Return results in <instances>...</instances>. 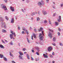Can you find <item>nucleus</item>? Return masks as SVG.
I'll return each mask as SVG.
<instances>
[{"label":"nucleus","mask_w":63,"mask_h":63,"mask_svg":"<svg viewBox=\"0 0 63 63\" xmlns=\"http://www.w3.org/2000/svg\"><path fill=\"white\" fill-rule=\"evenodd\" d=\"M34 31H35V32H36V29L35 28V29H34Z\"/></svg>","instance_id":"56"},{"label":"nucleus","mask_w":63,"mask_h":63,"mask_svg":"<svg viewBox=\"0 0 63 63\" xmlns=\"http://www.w3.org/2000/svg\"><path fill=\"white\" fill-rule=\"evenodd\" d=\"M21 10L23 12V13H24V10L23 9H21Z\"/></svg>","instance_id":"43"},{"label":"nucleus","mask_w":63,"mask_h":63,"mask_svg":"<svg viewBox=\"0 0 63 63\" xmlns=\"http://www.w3.org/2000/svg\"><path fill=\"white\" fill-rule=\"evenodd\" d=\"M5 41L6 42V43H8V41H7L6 40H5Z\"/></svg>","instance_id":"63"},{"label":"nucleus","mask_w":63,"mask_h":63,"mask_svg":"<svg viewBox=\"0 0 63 63\" xmlns=\"http://www.w3.org/2000/svg\"><path fill=\"white\" fill-rule=\"evenodd\" d=\"M53 8H54V9H55V6H53Z\"/></svg>","instance_id":"52"},{"label":"nucleus","mask_w":63,"mask_h":63,"mask_svg":"<svg viewBox=\"0 0 63 63\" xmlns=\"http://www.w3.org/2000/svg\"><path fill=\"white\" fill-rule=\"evenodd\" d=\"M29 29H30V30H32V29H33V28H32V27H30L29 28Z\"/></svg>","instance_id":"39"},{"label":"nucleus","mask_w":63,"mask_h":63,"mask_svg":"<svg viewBox=\"0 0 63 63\" xmlns=\"http://www.w3.org/2000/svg\"><path fill=\"white\" fill-rule=\"evenodd\" d=\"M1 41L2 43H4V44H5V41H4V40H2Z\"/></svg>","instance_id":"37"},{"label":"nucleus","mask_w":63,"mask_h":63,"mask_svg":"<svg viewBox=\"0 0 63 63\" xmlns=\"http://www.w3.org/2000/svg\"><path fill=\"white\" fill-rule=\"evenodd\" d=\"M39 20H40V18H39V17H37V21H38Z\"/></svg>","instance_id":"22"},{"label":"nucleus","mask_w":63,"mask_h":63,"mask_svg":"<svg viewBox=\"0 0 63 63\" xmlns=\"http://www.w3.org/2000/svg\"><path fill=\"white\" fill-rule=\"evenodd\" d=\"M49 30L50 31H51V32H53V31L52 30H51L50 29H49Z\"/></svg>","instance_id":"33"},{"label":"nucleus","mask_w":63,"mask_h":63,"mask_svg":"<svg viewBox=\"0 0 63 63\" xmlns=\"http://www.w3.org/2000/svg\"><path fill=\"white\" fill-rule=\"evenodd\" d=\"M4 1H5V2H7V0H4Z\"/></svg>","instance_id":"59"},{"label":"nucleus","mask_w":63,"mask_h":63,"mask_svg":"<svg viewBox=\"0 0 63 63\" xmlns=\"http://www.w3.org/2000/svg\"><path fill=\"white\" fill-rule=\"evenodd\" d=\"M63 4H61V7H63Z\"/></svg>","instance_id":"47"},{"label":"nucleus","mask_w":63,"mask_h":63,"mask_svg":"<svg viewBox=\"0 0 63 63\" xmlns=\"http://www.w3.org/2000/svg\"><path fill=\"white\" fill-rule=\"evenodd\" d=\"M11 52L13 53L14 52V50H11Z\"/></svg>","instance_id":"50"},{"label":"nucleus","mask_w":63,"mask_h":63,"mask_svg":"<svg viewBox=\"0 0 63 63\" xmlns=\"http://www.w3.org/2000/svg\"><path fill=\"white\" fill-rule=\"evenodd\" d=\"M61 16H59V19H58V22H60V21H61Z\"/></svg>","instance_id":"12"},{"label":"nucleus","mask_w":63,"mask_h":63,"mask_svg":"<svg viewBox=\"0 0 63 63\" xmlns=\"http://www.w3.org/2000/svg\"><path fill=\"white\" fill-rule=\"evenodd\" d=\"M47 54H46V55H45V54H43V55L44 57H45V58H47L48 57H47Z\"/></svg>","instance_id":"9"},{"label":"nucleus","mask_w":63,"mask_h":63,"mask_svg":"<svg viewBox=\"0 0 63 63\" xmlns=\"http://www.w3.org/2000/svg\"><path fill=\"white\" fill-rule=\"evenodd\" d=\"M35 48L36 49H37V50L39 52L40 51H39V47H35Z\"/></svg>","instance_id":"10"},{"label":"nucleus","mask_w":63,"mask_h":63,"mask_svg":"<svg viewBox=\"0 0 63 63\" xmlns=\"http://www.w3.org/2000/svg\"><path fill=\"white\" fill-rule=\"evenodd\" d=\"M2 8L5 11H7V8L6 6L4 5H2Z\"/></svg>","instance_id":"3"},{"label":"nucleus","mask_w":63,"mask_h":63,"mask_svg":"<svg viewBox=\"0 0 63 63\" xmlns=\"http://www.w3.org/2000/svg\"><path fill=\"white\" fill-rule=\"evenodd\" d=\"M32 40H33V35L32 36Z\"/></svg>","instance_id":"61"},{"label":"nucleus","mask_w":63,"mask_h":63,"mask_svg":"<svg viewBox=\"0 0 63 63\" xmlns=\"http://www.w3.org/2000/svg\"><path fill=\"white\" fill-rule=\"evenodd\" d=\"M59 30L60 31H61V29L60 28H59Z\"/></svg>","instance_id":"60"},{"label":"nucleus","mask_w":63,"mask_h":63,"mask_svg":"<svg viewBox=\"0 0 63 63\" xmlns=\"http://www.w3.org/2000/svg\"><path fill=\"white\" fill-rule=\"evenodd\" d=\"M2 32H6V31L4 29H3L2 30Z\"/></svg>","instance_id":"32"},{"label":"nucleus","mask_w":63,"mask_h":63,"mask_svg":"<svg viewBox=\"0 0 63 63\" xmlns=\"http://www.w3.org/2000/svg\"><path fill=\"white\" fill-rule=\"evenodd\" d=\"M48 35L49 37H50L51 38L52 37V34L49 32V34H48Z\"/></svg>","instance_id":"8"},{"label":"nucleus","mask_w":63,"mask_h":63,"mask_svg":"<svg viewBox=\"0 0 63 63\" xmlns=\"http://www.w3.org/2000/svg\"><path fill=\"white\" fill-rule=\"evenodd\" d=\"M14 22V19L12 18L11 20V23H13Z\"/></svg>","instance_id":"13"},{"label":"nucleus","mask_w":63,"mask_h":63,"mask_svg":"<svg viewBox=\"0 0 63 63\" xmlns=\"http://www.w3.org/2000/svg\"><path fill=\"white\" fill-rule=\"evenodd\" d=\"M22 34H24V31H22Z\"/></svg>","instance_id":"58"},{"label":"nucleus","mask_w":63,"mask_h":63,"mask_svg":"<svg viewBox=\"0 0 63 63\" xmlns=\"http://www.w3.org/2000/svg\"><path fill=\"white\" fill-rule=\"evenodd\" d=\"M52 48L51 47H49L48 48V51H49V52L51 51L52 50Z\"/></svg>","instance_id":"5"},{"label":"nucleus","mask_w":63,"mask_h":63,"mask_svg":"<svg viewBox=\"0 0 63 63\" xmlns=\"http://www.w3.org/2000/svg\"><path fill=\"white\" fill-rule=\"evenodd\" d=\"M44 23L45 24H46L47 23V21L46 20H45L44 21Z\"/></svg>","instance_id":"25"},{"label":"nucleus","mask_w":63,"mask_h":63,"mask_svg":"<svg viewBox=\"0 0 63 63\" xmlns=\"http://www.w3.org/2000/svg\"><path fill=\"white\" fill-rule=\"evenodd\" d=\"M41 13L39 11L38 12V14L39 15H40V14Z\"/></svg>","instance_id":"46"},{"label":"nucleus","mask_w":63,"mask_h":63,"mask_svg":"<svg viewBox=\"0 0 63 63\" xmlns=\"http://www.w3.org/2000/svg\"><path fill=\"white\" fill-rule=\"evenodd\" d=\"M27 3H29V1L28 0H27Z\"/></svg>","instance_id":"54"},{"label":"nucleus","mask_w":63,"mask_h":63,"mask_svg":"<svg viewBox=\"0 0 63 63\" xmlns=\"http://www.w3.org/2000/svg\"><path fill=\"white\" fill-rule=\"evenodd\" d=\"M55 15H56V14L55 13L53 15V16H55Z\"/></svg>","instance_id":"45"},{"label":"nucleus","mask_w":63,"mask_h":63,"mask_svg":"<svg viewBox=\"0 0 63 63\" xmlns=\"http://www.w3.org/2000/svg\"><path fill=\"white\" fill-rule=\"evenodd\" d=\"M36 54L38 55H39V53H38V52H36Z\"/></svg>","instance_id":"44"},{"label":"nucleus","mask_w":63,"mask_h":63,"mask_svg":"<svg viewBox=\"0 0 63 63\" xmlns=\"http://www.w3.org/2000/svg\"><path fill=\"white\" fill-rule=\"evenodd\" d=\"M31 60L32 61L34 60V59L32 57V56H31Z\"/></svg>","instance_id":"34"},{"label":"nucleus","mask_w":63,"mask_h":63,"mask_svg":"<svg viewBox=\"0 0 63 63\" xmlns=\"http://www.w3.org/2000/svg\"><path fill=\"white\" fill-rule=\"evenodd\" d=\"M12 63H16V62H15L14 61H12Z\"/></svg>","instance_id":"53"},{"label":"nucleus","mask_w":63,"mask_h":63,"mask_svg":"<svg viewBox=\"0 0 63 63\" xmlns=\"http://www.w3.org/2000/svg\"><path fill=\"white\" fill-rule=\"evenodd\" d=\"M0 58H2L3 57V55H2L1 54H0Z\"/></svg>","instance_id":"27"},{"label":"nucleus","mask_w":63,"mask_h":63,"mask_svg":"<svg viewBox=\"0 0 63 63\" xmlns=\"http://www.w3.org/2000/svg\"><path fill=\"white\" fill-rule=\"evenodd\" d=\"M26 32L27 34H29V33H28V31H27V30H26Z\"/></svg>","instance_id":"36"},{"label":"nucleus","mask_w":63,"mask_h":63,"mask_svg":"<svg viewBox=\"0 0 63 63\" xmlns=\"http://www.w3.org/2000/svg\"><path fill=\"white\" fill-rule=\"evenodd\" d=\"M11 33L12 34H10V37L11 39H12L13 38V36L14 35V36L16 37V34L15 33V32H14L13 31L11 32Z\"/></svg>","instance_id":"1"},{"label":"nucleus","mask_w":63,"mask_h":63,"mask_svg":"<svg viewBox=\"0 0 63 63\" xmlns=\"http://www.w3.org/2000/svg\"><path fill=\"white\" fill-rule=\"evenodd\" d=\"M26 55L28 59H29V60L30 59V58H29V55L28 54H27Z\"/></svg>","instance_id":"18"},{"label":"nucleus","mask_w":63,"mask_h":63,"mask_svg":"<svg viewBox=\"0 0 63 63\" xmlns=\"http://www.w3.org/2000/svg\"><path fill=\"white\" fill-rule=\"evenodd\" d=\"M9 45H13V42L12 41L11 42V43H9Z\"/></svg>","instance_id":"31"},{"label":"nucleus","mask_w":63,"mask_h":63,"mask_svg":"<svg viewBox=\"0 0 63 63\" xmlns=\"http://www.w3.org/2000/svg\"><path fill=\"white\" fill-rule=\"evenodd\" d=\"M43 14L44 15H46L47 14V12L46 11H44L43 12Z\"/></svg>","instance_id":"11"},{"label":"nucleus","mask_w":63,"mask_h":63,"mask_svg":"<svg viewBox=\"0 0 63 63\" xmlns=\"http://www.w3.org/2000/svg\"><path fill=\"white\" fill-rule=\"evenodd\" d=\"M25 50H26V49L25 48L23 49V51H24Z\"/></svg>","instance_id":"40"},{"label":"nucleus","mask_w":63,"mask_h":63,"mask_svg":"<svg viewBox=\"0 0 63 63\" xmlns=\"http://www.w3.org/2000/svg\"><path fill=\"white\" fill-rule=\"evenodd\" d=\"M49 56L50 57V58H53V56H52V55H51L50 54H49Z\"/></svg>","instance_id":"21"},{"label":"nucleus","mask_w":63,"mask_h":63,"mask_svg":"<svg viewBox=\"0 0 63 63\" xmlns=\"http://www.w3.org/2000/svg\"><path fill=\"white\" fill-rule=\"evenodd\" d=\"M19 59H23V58H22V57H21V56L20 55L19 56Z\"/></svg>","instance_id":"19"},{"label":"nucleus","mask_w":63,"mask_h":63,"mask_svg":"<svg viewBox=\"0 0 63 63\" xmlns=\"http://www.w3.org/2000/svg\"><path fill=\"white\" fill-rule=\"evenodd\" d=\"M33 35L34 38H36V35L35 34L33 33Z\"/></svg>","instance_id":"20"},{"label":"nucleus","mask_w":63,"mask_h":63,"mask_svg":"<svg viewBox=\"0 0 63 63\" xmlns=\"http://www.w3.org/2000/svg\"><path fill=\"white\" fill-rule=\"evenodd\" d=\"M18 30H20V27H18Z\"/></svg>","instance_id":"48"},{"label":"nucleus","mask_w":63,"mask_h":63,"mask_svg":"<svg viewBox=\"0 0 63 63\" xmlns=\"http://www.w3.org/2000/svg\"><path fill=\"white\" fill-rule=\"evenodd\" d=\"M2 25H4V24H5V23H4V22H2Z\"/></svg>","instance_id":"49"},{"label":"nucleus","mask_w":63,"mask_h":63,"mask_svg":"<svg viewBox=\"0 0 63 63\" xmlns=\"http://www.w3.org/2000/svg\"><path fill=\"white\" fill-rule=\"evenodd\" d=\"M19 53L20 55H23V53H22V52H21L20 51L19 52Z\"/></svg>","instance_id":"17"},{"label":"nucleus","mask_w":63,"mask_h":63,"mask_svg":"<svg viewBox=\"0 0 63 63\" xmlns=\"http://www.w3.org/2000/svg\"><path fill=\"white\" fill-rule=\"evenodd\" d=\"M23 30H24V31H25L26 30H26L25 29H23Z\"/></svg>","instance_id":"51"},{"label":"nucleus","mask_w":63,"mask_h":63,"mask_svg":"<svg viewBox=\"0 0 63 63\" xmlns=\"http://www.w3.org/2000/svg\"><path fill=\"white\" fill-rule=\"evenodd\" d=\"M31 15L32 16H33V15H35V12H33L32 14Z\"/></svg>","instance_id":"28"},{"label":"nucleus","mask_w":63,"mask_h":63,"mask_svg":"<svg viewBox=\"0 0 63 63\" xmlns=\"http://www.w3.org/2000/svg\"><path fill=\"white\" fill-rule=\"evenodd\" d=\"M58 34L59 36L60 35V32H59L58 33Z\"/></svg>","instance_id":"38"},{"label":"nucleus","mask_w":63,"mask_h":63,"mask_svg":"<svg viewBox=\"0 0 63 63\" xmlns=\"http://www.w3.org/2000/svg\"><path fill=\"white\" fill-rule=\"evenodd\" d=\"M42 34L41 33H40L39 34V39L41 40H43V38H44V37H43V36H42Z\"/></svg>","instance_id":"4"},{"label":"nucleus","mask_w":63,"mask_h":63,"mask_svg":"<svg viewBox=\"0 0 63 63\" xmlns=\"http://www.w3.org/2000/svg\"><path fill=\"white\" fill-rule=\"evenodd\" d=\"M10 10L12 11V12H14L15 11L14 7H10Z\"/></svg>","instance_id":"7"},{"label":"nucleus","mask_w":63,"mask_h":63,"mask_svg":"<svg viewBox=\"0 0 63 63\" xmlns=\"http://www.w3.org/2000/svg\"><path fill=\"white\" fill-rule=\"evenodd\" d=\"M53 42H55V41H56V38L54 37L53 39Z\"/></svg>","instance_id":"24"},{"label":"nucleus","mask_w":63,"mask_h":63,"mask_svg":"<svg viewBox=\"0 0 63 63\" xmlns=\"http://www.w3.org/2000/svg\"><path fill=\"white\" fill-rule=\"evenodd\" d=\"M60 46H63V44H62V43L61 42H60L59 43Z\"/></svg>","instance_id":"26"},{"label":"nucleus","mask_w":63,"mask_h":63,"mask_svg":"<svg viewBox=\"0 0 63 63\" xmlns=\"http://www.w3.org/2000/svg\"><path fill=\"white\" fill-rule=\"evenodd\" d=\"M5 18L7 20H9V18H8L7 16H6L5 17Z\"/></svg>","instance_id":"30"},{"label":"nucleus","mask_w":63,"mask_h":63,"mask_svg":"<svg viewBox=\"0 0 63 63\" xmlns=\"http://www.w3.org/2000/svg\"><path fill=\"white\" fill-rule=\"evenodd\" d=\"M43 28L41 27L40 28V29L38 30L39 32H40V31H42V34L44 36V33H43V31H42L43 30Z\"/></svg>","instance_id":"6"},{"label":"nucleus","mask_w":63,"mask_h":63,"mask_svg":"<svg viewBox=\"0 0 63 63\" xmlns=\"http://www.w3.org/2000/svg\"><path fill=\"white\" fill-rule=\"evenodd\" d=\"M0 47L1 48H4V47L2 45H0Z\"/></svg>","instance_id":"16"},{"label":"nucleus","mask_w":63,"mask_h":63,"mask_svg":"<svg viewBox=\"0 0 63 63\" xmlns=\"http://www.w3.org/2000/svg\"><path fill=\"white\" fill-rule=\"evenodd\" d=\"M10 56H12L13 57H14V55L12 54H11V52H10Z\"/></svg>","instance_id":"23"},{"label":"nucleus","mask_w":63,"mask_h":63,"mask_svg":"<svg viewBox=\"0 0 63 63\" xmlns=\"http://www.w3.org/2000/svg\"><path fill=\"white\" fill-rule=\"evenodd\" d=\"M0 20L1 21H4V19L3 18L1 17H0Z\"/></svg>","instance_id":"15"},{"label":"nucleus","mask_w":63,"mask_h":63,"mask_svg":"<svg viewBox=\"0 0 63 63\" xmlns=\"http://www.w3.org/2000/svg\"><path fill=\"white\" fill-rule=\"evenodd\" d=\"M27 41L28 42V43H30V42H29V40L28 38H27Z\"/></svg>","instance_id":"35"},{"label":"nucleus","mask_w":63,"mask_h":63,"mask_svg":"<svg viewBox=\"0 0 63 63\" xmlns=\"http://www.w3.org/2000/svg\"><path fill=\"white\" fill-rule=\"evenodd\" d=\"M35 60L36 61H38V60H37V58H36L35 59Z\"/></svg>","instance_id":"57"},{"label":"nucleus","mask_w":63,"mask_h":63,"mask_svg":"<svg viewBox=\"0 0 63 63\" xmlns=\"http://www.w3.org/2000/svg\"><path fill=\"white\" fill-rule=\"evenodd\" d=\"M58 23L59 22H56L55 23V25L56 26H58L59 24Z\"/></svg>","instance_id":"14"},{"label":"nucleus","mask_w":63,"mask_h":63,"mask_svg":"<svg viewBox=\"0 0 63 63\" xmlns=\"http://www.w3.org/2000/svg\"><path fill=\"white\" fill-rule=\"evenodd\" d=\"M32 52H35L34 51V50H32Z\"/></svg>","instance_id":"55"},{"label":"nucleus","mask_w":63,"mask_h":63,"mask_svg":"<svg viewBox=\"0 0 63 63\" xmlns=\"http://www.w3.org/2000/svg\"><path fill=\"white\" fill-rule=\"evenodd\" d=\"M44 4H45L44 2L43 1V0H41V1L38 2L37 4L38 6H42V5H44Z\"/></svg>","instance_id":"2"},{"label":"nucleus","mask_w":63,"mask_h":63,"mask_svg":"<svg viewBox=\"0 0 63 63\" xmlns=\"http://www.w3.org/2000/svg\"><path fill=\"white\" fill-rule=\"evenodd\" d=\"M47 2V3H48V1H49V0H46Z\"/></svg>","instance_id":"62"},{"label":"nucleus","mask_w":63,"mask_h":63,"mask_svg":"<svg viewBox=\"0 0 63 63\" xmlns=\"http://www.w3.org/2000/svg\"><path fill=\"white\" fill-rule=\"evenodd\" d=\"M52 54V55H54V52H53Z\"/></svg>","instance_id":"42"},{"label":"nucleus","mask_w":63,"mask_h":63,"mask_svg":"<svg viewBox=\"0 0 63 63\" xmlns=\"http://www.w3.org/2000/svg\"><path fill=\"white\" fill-rule=\"evenodd\" d=\"M52 45H53V46H55V43H52Z\"/></svg>","instance_id":"41"},{"label":"nucleus","mask_w":63,"mask_h":63,"mask_svg":"<svg viewBox=\"0 0 63 63\" xmlns=\"http://www.w3.org/2000/svg\"><path fill=\"white\" fill-rule=\"evenodd\" d=\"M3 59L5 61H7V58L5 57H3Z\"/></svg>","instance_id":"29"},{"label":"nucleus","mask_w":63,"mask_h":63,"mask_svg":"<svg viewBox=\"0 0 63 63\" xmlns=\"http://www.w3.org/2000/svg\"><path fill=\"white\" fill-rule=\"evenodd\" d=\"M52 63H55V61H52Z\"/></svg>","instance_id":"64"}]
</instances>
